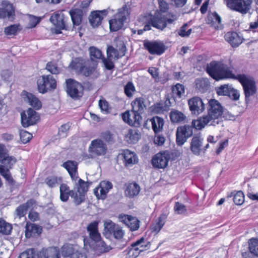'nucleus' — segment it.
I'll return each instance as SVG.
<instances>
[{
  "label": "nucleus",
  "mask_w": 258,
  "mask_h": 258,
  "mask_svg": "<svg viewBox=\"0 0 258 258\" xmlns=\"http://www.w3.org/2000/svg\"><path fill=\"white\" fill-rule=\"evenodd\" d=\"M207 72L217 81L228 78L238 80L243 86L246 98L256 92L255 83L251 78L244 75L235 76L232 73V68L222 61H212L208 65Z\"/></svg>",
  "instance_id": "1"
},
{
  "label": "nucleus",
  "mask_w": 258,
  "mask_h": 258,
  "mask_svg": "<svg viewBox=\"0 0 258 258\" xmlns=\"http://www.w3.org/2000/svg\"><path fill=\"white\" fill-rule=\"evenodd\" d=\"M176 19L175 15H172V18H168L164 14L159 12H156L154 15H142L139 17V21L144 25V28L143 29L138 30V34L141 35L144 31L150 30L151 26L157 29H163L166 27L167 23L171 24Z\"/></svg>",
  "instance_id": "2"
},
{
  "label": "nucleus",
  "mask_w": 258,
  "mask_h": 258,
  "mask_svg": "<svg viewBox=\"0 0 258 258\" xmlns=\"http://www.w3.org/2000/svg\"><path fill=\"white\" fill-rule=\"evenodd\" d=\"M98 222L93 221L90 223L87 227V231L89 232V236L92 242L96 243L95 250L100 252H105L108 251L111 247L107 245L105 243L101 240L100 234L98 229Z\"/></svg>",
  "instance_id": "3"
},
{
  "label": "nucleus",
  "mask_w": 258,
  "mask_h": 258,
  "mask_svg": "<svg viewBox=\"0 0 258 258\" xmlns=\"http://www.w3.org/2000/svg\"><path fill=\"white\" fill-rule=\"evenodd\" d=\"M223 113V108L218 101L210 99L208 102V114L207 116L216 125L221 121V118Z\"/></svg>",
  "instance_id": "4"
},
{
  "label": "nucleus",
  "mask_w": 258,
  "mask_h": 258,
  "mask_svg": "<svg viewBox=\"0 0 258 258\" xmlns=\"http://www.w3.org/2000/svg\"><path fill=\"white\" fill-rule=\"evenodd\" d=\"M96 64L93 61H86L81 58H76L73 60L70 67L77 72L89 76L95 70Z\"/></svg>",
  "instance_id": "5"
},
{
  "label": "nucleus",
  "mask_w": 258,
  "mask_h": 258,
  "mask_svg": "<svg viewBox=\"0 0 258 258\" xmlns=\"http://www.w3.org/2000/svg\"><path fill=\"white\" fill-rule=\"evenodd\" d=\"M129 15L128 9L126 5H123L118 10V12L114 18L109 22L111 31H116L122 28L126 17Z\"/></svg>",
  "instance_id": "6"
},
{
  "label": "nucleus",
  "mask_w": 258,
  "mask_h": 258,
  "mask_svg": "<svg viewBox=\"0 0 258 258\" xmlns=\"http://www.w3.org/2000/svg\"><path fill=\"white\" fill-rule=\"evenodd\" d=\"M252 0H226L227 7L232 11L245 14L251 9Z\"/></svg>",
  "instance_id": "7"
},
{
  "label": "nucleus",
  "mask_w": 258,
  "mask_h": 258,
  "mask_svg": "<svg viewBox=\"0 0 258 258\" xmlns=\"http://www.w3.org/2000/svg\"><path fill=\"white\" fill-rule=\"evenodd\" d=\"M128 250L126 258H136L140 253L150 248V243L144 238H141L133 243Z\"/></svg>",
  "instance_id": "8"
},
{
  "label": "nucleus",
  "mask_w": 258,
  "mask_h": 258,
  "mask_svg": "<svg viewBox=\"0 0 258 258\" xmlns=\"http://www.w3.org/2000/svg\"><path fill=\"white\" fill-rule=\"evenodd\" d=\"M38 91L44 94L56 87L55 79L51 75L42 76L37 80Z\"/></svg>",
  "instance_id": "9"
},
{
  "label": "nucleus",
  "mask_w": 258,
  "mask_h": 258,
  "mask_svg": "<svg viewBox=\"0 0 258 258\" xmlns=\"http://www.w3.org/2000/svg\"><path fill=\"white\" fill-rule=\"evenodd\" d=\"M67 92L74 99H78L83 94L84 87L78 82L72 79L66 80Z\"/></svg>",
  "instance_id": "10"
},
{
  "label": "nucleus",
  "mask_w": 258,
  "mask_h": 258,
  "mask_svg": "<svg viewBox=\"0 0 258 258\" xmlns=\"http://www.w3.org/2000/svg\"><path fill=\"white\" fill-rule=\"evenodd\" d=\"M50 21L55 26L52 31L55 34L61 33V30L68 29V27L66 24L64 16L61 12H54L51 16Z\"/></svg>",
  "instance_id": "11"
},
{
  "label": "nucleus",
  "mask_w": 258,
  "mask_h": 258,
  "mask_svg": "<svg viewBox=\"0 0 258 258\" xmlns=\"http://www.w3.org/2000/svg\"><path fill=\"white\" fill-rule=\"evenodd\" d=\"M4 165H0V174L8 181L12 182L13 178L10 174L9 168L16 163V159L12 156H8L7 154L4 159L0 161Z\"/></svg>",
  "instance_id": "12"
},
{
  "label": "nucleus",
  "mask_w": 258,
  "mask_h": 258,
  "mask_svg": "<svg viewBox=\"0 0 258 258\" xmlns=\"http://www.w3.org/2000/svg\"><path fill=\"white\" fill-rule=\"evenodd\" d=\"M106 144L101 139L91 141L89 147V152L93 157L104 156L107 151Z\"/></svg>",
  "instance_id": "13"
},
{
  "label": "nucleus",
  "mask_w": 258,
  "mask_h": 258,
  "mask_svg": "<svg viewBox=\"0 0 258 258\" xmlns=\"http://www.w3.org/2000/svg\"><path fill=\"white\" fill-rule=\"evenodd\" d=\"M15 18V8L7 1H3L0 7V19L13 21Z\"/></svg>",
  "instance_id": "14"
},
{
  "label": "nucleus",
  "mask_w": 258,
  "mask_h": 258,
  "mask_svg": "<svg viewBox=\"0 0 258 258\" xmlns=\"http://www.w3.org/2000/svg\"><path fill=\"white\" fill-rule=\"evenodd\" d=\"M193 134L192 127L184 125L178 127L176 131V143L178 146L183 145L187 139Z\"/></svg>",
  "instance_id": "15"
},
{
  "label": "nucleus",
  "mask_w": 258,
  "mask_h": 258,
  "mask_svg": "<svg viewBox=\"0 0 258 258\" xmlns=\"http://www.w3.org/2000/svg\"><path fill=\"white\" fill-rule=\"evenodd\" d=\"M39 119L38 114L31 108L21 113V122L24 127L35 124Z\"/></svg>",
  "instance_id": "16"
},
{
  "label": "nucleus",
  "mask_w": 258,
  "mask_h": 258,
  "mask_svg": "<svg viewBox=\"0 0 258 258\" xmlns=\"http://www.w3.org/2000/svg\"><path fill=\"white\" fill-rule=\"evenodd\" d=\"M170 156L167 152H162L157 154L152 160L153 166L157 168L163 169L167 165Z\"/></svg>",
  "instance_id": "17"
},
{
  "label": "nucleus",
  "mask_w": 258,
  "mask_h": 258,
  "mask_svg": "<svg viewBox=\"0 0 258 258\" xmlns=\"http://www.w3.org/2000/svg\"><path fill=\"white\" fill-rule=\"evenodd\" d=\"M75 182V188L77 189L78 193H76V197H74L75 202L79 205L80 204L84 199V195L88 190V186L87 183L84 180L79 178Z\"/></svg>",
  "instance_id": "18"
},
{
  "label": "nucleus",
  "mask_w": 258,
  "mask_h": 258,
  "mask_svg": "<svg viewBox=\"0 0 258 258\" xmlns=\"http://www.w3.org/2000/svg\"><path fill=\"white\" fill-rule=\"evenodd\" d=\"M188 105L191 113L195 115H199L202 113L205 109V104L202 99L199 97H194L188 101Z\"/></svg>",
  "instance_id": "19"
},
{
  "label": "nucleus",
  "mask_w": 258,
  "mask_h": 258,
  "mask_svg": "<svg viewBox=\"0 0 258 258\" xmlns=\"http://www.w3.org/2000/svg\"><path fill=\"white\" fill-rule=\"evenodd\" d=\"M122 120L130 125H139L142 120L141 114L134 111L133 110L126 111L122 113Z\"/></svg>",
  "instance_id": "20"
},
{
  "label": "nucleus",
  "mask_w": 258,
  "mask_h": 258,
  "mask_svg": "<svg viewBox=\"0 0 258 258\" xmlns=\"http://www.w3.org/2000/svg\"><path fill=\"white\" fill-rule=\"evenodd\" d=\"M145 48L151 54L161 55L165 51V45L160 41H146L144 43Z\"/></svg>",
  "instance_id": "21"
},
{
  "label": "nucleus",
  "mask_w": 258,
  "mask_h": 258,
  "mask_svg": "<svg viewBox=\"0 0 258 258\" xmlns=\"http://www.w3.org/2000/svg\"><path fill=\"white\" fill-rule=\"evenodd\" d=\"M119 155L121 157L123 163L126 167H131L138 162L137 155L129 150H123Z\"/></svg>",
  "instance_id": "22"
},
{
  "label": "nucleus",
  "mask_w": 258,
  "mask_h": 258,
  "mask_svg": "<svg viewBox=\"0 0 258 258\" xmlns=\"http://www.w3.org/2000/svg\"><path fill=\"white\" fill-rule=\"evenodd\" d=\"M112 187V183L108 181H101L94 189V194L98 199H104L109 190Z\"/></svg>",
  "instance_id": "23"
},
{
  "label": "nucleus",
  "mask_w": 258,
  "mask_h": 258,
  "mask_svg": "<svg viewBox=\"0 0 258 258\" xmlns=\"http://www.w3.org/2000/svg\"><path fill=\"white\" fill-rule=\"evenodd\" d=\"M106 10L95 11L91 13L89 17L91 25L93 27H96L100 25L102 20L107 15Z\"/></svg>",
  "instance_id": "24"
},
{
  "label": "nucleus",
  "mask_w": 258,
  "mask_h": 258,
  "mask_svg": "<svg viewBox=\"0 0 258 258\" xmlns=\"http://www.w3.org/2000/svg\"><path fill=\"white\" fill-rule=\"evenodd\" d=\"M203 138L200 135H195L190 142V149L191 152L196 156L200 155L202 151Z\"/></svg>",
  "instance_id": "25"
},
{
  "label": "nucleus",
  "mask_w": 258,
  "mask_h": 258,
  "mask_svg": "<svg viewBox=\"0 0 258 258\" xmlns=\"http://www.w3.org/2000/svg\"><path fill=\"white\" fill-rule=\"evenodd\" d=\"M42 230V229L40 226L27 222L25 226V236L27 238L39 236Z\"/></svg>",
  "instance_id": "26"
},
{
  "label": "nucleus",
  "mask_w": 258,
  "mask_h": 258,
  "mask_svg": "<svg viewBox=\"0 0 258 258\" xmlns=\"http://www.w3.org/2000/svg\"><path fill=\"white\" fill-rule=\"evenodd\" d=\"M119 218L132 231L137 230L139 228V221L135 217L122 215L119 216Z\"/></svg>",
  "instance_id": "27"
},
{
  "label": "nucleus",
  "mask_w": 258,
  "mask_h": 258,
  "mask_svg": "<svg viewBox=\"0 0 258 258\" xmlns=\"http://www.w3.org/2000/svg\"><path fill=\"white\" fill-rule=\"evenodd\" d=\"M22 95L23 96L24 100L36 110H38L41 108V102L33 94L23 91L22 92Z\"/></svg>",
  "instance_id": "28"
},
{
  "label": "nucleus",
  "mask_w": 258,
  "mask_h": 258,
  "mask_svg": "<svg viewBox=\"0 0 258 258\" xmlns=\"http://www.w3.org/2000/svg\"><path fill=\"white\" fill-rule=\"evenodd\" d=\"M225 39L233 47L238 46L243 41V38L234 32H227L225 35Z\"/></svg>",
  "instance_id": "29"
},
{
  "label": "nucleus",
  "mask_w": 258,
  "mask_h": 258,
  "mask_svg": "<svg viewBox=\"0 0 258 258\" xmlns=\"http://www.w3.org/2000/svg\"><path fill=\"white\" fill-rule=\"evenodd\" d=\"M63 167L67 170L72 180L76 181L78 179L77 163L75 161H68L63 164Z\"/></svg>",
  "instance_id": "30"
},
{
  "label": "nucleus",
  "mask_w": 258,
  "mask_h": 258,
  "mask_svg": "<svg viewBox=\"0 0 258 258\" xmlns=\"http://www.w3.org/2000/svg\"><path fill=\"white\" fill-rule=\"evenodd\" d=\"M206 125H213V123L211 122L207 115L199 117L192 121V125L197 130H201Z\"/></svg>",
  "instance_id": "31"
},
{
  "label": "nucleus",
  "mask_w": 258,
  "mask_h": 258,
  "mask_svg": "<svg viewBox=\"0 0 258 258\" xmlns=\"http://www.w3.org/2000/svg\"><path fill=\"white\" fill-rule=\"evenodd\" d=\"M141 137L139 132L135 129H130L127 131L124 136V140L128 144L136 143Z\"/></svg>",
  "instance_id": "32"
},
{
  "label": "nucleus",
  "mask_w": 258,
  "mask_h": 258,
  "mask_svg": "<svg viewBox=\"0 0 258 258\" xmlns=\"http://www.w3.org/2000/svg\"><path fill=\"white\" fill-rule=\"evenodd\" d=\"M60 199L63 202H66L69 199L70 196L74 198L76 195L73 190H71L69 186L66 184H61L59 188Z\"/></svg>",
  "instance_id": "33"
},
{
  "label": "nucleus",
  "mask_w": 258,
  "mask_h": 258,
  "mask_svg": "<svg viewBox=\"0 0 258 258\" xmlns=\"http://www.w3.org/2000/svg\"><path fill=\"white\" fill-rule=\"evenodd\" d=\"M132 110L141 114L144 112L146 106L144 99L139 97L135 99L132 103Z\"/></svg>",
  "instance_id": "34"
},
{
  "label": "nucleus",
  "mask_w": 258,
  "mask_h": 258,
  "mask_svg": "<svg viewBox=\"0 0 258 258\" xmlns=\"http://www.w3.org/2000/svg\"><path fill=\"white\" fill-rule=\"evenodd\" d=\"M140 189V187L137 183H130L126 186L125 194L129 198H133L139 194Z\"/></svg>",
  "instance_id": "35"
},
{
  "label": "nucleus",
  "mask_w": 258,
  "mask_h": 258,
  "mask_svg": "<svg viewBox=\"0 0 258 258\" xmlns=\"http://www.w3.org/2000/svg\"><path fill=\"white\" fill-rule=\"evenodd\" d=\"M69 14L74 26H79L82 22V11L79 9H74L70 11Z\"/></svg>",
  "instance_id": "36"
},
{
  "label": "nucleus",
  "mask_w": 258,
  "mask_h": 258,
  "mask_svg": "<svg viewBox=\"0 0 258 258\" xmlns=\"http://www.w3.org/2000/svg\"><path fill=\"white\" fill-rule=\"evenodd\" d=\"M150 121L152 124V128L155 134L161 131L164 125V120L162 118L155 116L150 119Z\"/></svg>",
  "instance_id": "37"
},
{
  "label": "nucleus",
  "mask_w": 258,
  "mask_h": 258,
  "mask_svg": "<svg viewBox=\"0 0 258 258\" xmlns=\"http://www.w3.org/2000/svg\"><path fill=\"white\" fill-rule=\"evenodd\" d=\"M171 121L174 123H180L184 121L186 116L181 112L173 110L170 113Z\"/></svg>",
  "instance_id": "38"
},
{
  "label": "nucleus",
  "mask_w": 258,
  "mask_h": 258,
  "mask_svg": "<svg viewBox=\"0 0 258 258\" xmlns=\"http://www.w3.org/2000/svg\"><path fill=\"white\" fill-rule=\"evenodd\" d=\"M34 204V201L31 200L28 201L26 204L20 206L16 210L17 216H18L19 218L24 217L26 215L28 209L32 206Z\"/></svg>",
  "instance_id": "39"
},
{
  "label": "nucleus",
  "mask_w": 258,
  "mask_h": 258,
  "mask_svg": "<svg viewBox=\"0 0 258 258\" xmlns=\"http://www.w3.org/2000/svg\"><path fill=\"white\" fill-rule=\"evenodd\" d=\"M165 223V218L162 216L159 217L152 225L151 230L155 234L158 233Z\"/></svg>",
  "instance_id": "40"
},
{
  "label": "nucleus",
  "mask_w": 258,
  "mask_h": 258,
  "mask_svg": "<svg viewBox=\"0 0 258 258\" xmlns=\"http://www.w3.org/2000/svg\"><path fill=\"white\" fill-rule=\"evenodd\" d=\"M77 248V245L73 246L71 244H66L61 247V252L63 256H70L71 258L73 253L75 252Z\"/></svg>",
  "instance_id": "41"
},
{
  "label": "nucleus",
  "mask_w": 258,
  "mask_h": 258,
  "mask_svg": "<svg viewBox=\"0 0 258 258\" xmlns=\"http://www.w3.org/2000/svg\"><path fill=\"white\" fill-rule=\"evenodd\" d=\"M40 258H60V254L58 248L53 247L47 250Z\"/></svg>",
  "instance_id": "42"
},
{
  "label": "nucleus",
  "mask_w": 258,
  "mask_h": 258,
  "mask_svg": "<svg viewBox=\"0 0 258 258\" xmlns=\"http://www.w3.org/2000/svg\"><path fill=\"white\" fill-rule=\"evenodd\" d=\"M195 86L200 91L204 92L209 86L208 80L204 78L197 79L195 81Z\"/></svg>",
  "instance_id": "43"
},
{
  "label": "nucleus",
  "mask_w": 258,
  "mask_h": 258,
  "mask_svg": "<svg viewBox=\"0 0 258 258\" xmlns=\"http://www.w3.org/2000/svg\"><path fill=\"white\" fill-rule=\"evenodd\" d=\"M207 23L214 26L215 24H220L221 22V17L216 12L209 13L207 18Z\"/></svg>",
  "instance_id": "44"
},
{
  "label": "nucleus",
  "mask_w": 258,
  "mask_h": 258,
  "mask_svg": "<svg viewBox=\"0 0 258 258\" xmlns=\"http://www.w3.org/2000/svg\"><path fill=\"white\" fill-rule=\"evenodd\" d=\"M249 250L251 254L258 256V240L251 238L249 241Z\"/></svg>",
  "instance_id": "45"
},
{
  "label": "nucleus",
  "mask_w": 258,
  "mask_h": 258,
  "mask_svg": "<svg viewBox=\"0 0 258 258\" xmlns=\"http://www.w3.org/2000/svg\"><path fill=\"white\" fill-rule=\"evenodd\" d=\"M104 231L106 234L112 235L115 229L118 226L110 220H106L104 224Z\"/></svg>",
  "instance_id": "46"
},
{
  "label": "nucleus",
  "mask_w": 258,
  "mask_h": 258,
  "mask_svg": "<svg viewBox=\"0 0 258 258\" xmlns=\"http://www.w3.org/2000/svg\"><path fill=\"white\" fill-rule=\"evenodd\" d=\"M231 88V85L224 84L217 88L216 92L219 96H228Z\"/></svg>",
  "instance_id": "47"
},
{
  "label": "nucleus",
  "mask_w": 258,
  "mask_h": 258,
  "mask_svg": "<svg viewBox=\"0 0 258 258\" xmlns=\"http://www.w3.org/2000/svg\"><path fill=\"white\" fill-rule=\"evenodd\" d=\"M173 95L179 98L184 94V87L182 85L177 84L172 88Z\"/></svg>",
  "instance_id": "48"
},
{
  "label": "nucleus",
  "mask_w": 258,
  "mask_h": 258,
  "mask_svg": "<svg viewBox=\"0 0 258 258\" xmlns=\"http://www.w3.org/2000/svg\"><path fill=\"white\" fill-rule=\"evenodd\" d=\"M12 229L11 225L4 221L0 220V233L9 234L11 232Z\"/></svg>",
  "instance_id": "49"
},
{
  "label": "nucleus",
  "mask_w": 258,
  "mask_h": 258,
  "mask_svg": "<svg viewBox=\"0 0 258 258\" xmlns=\"http://www.w3.org/2000/svg\"><path fill=\"white\" fill-rule=\"evenodd\" d=\"M20 29L19 25L14 24L5 28L4 32L7 35H15Z\"/></svg>",
  "instance_id": "50"
},
{
  "label": "nucleus",
  "mask_w": 258,
  "mask_h": 258,
  "mask_svg": "<svg viewBox=\"0 0 258 258\" xmlns=\"http://www.w3.org/2000/svg\"><path fill=\"white\" fill-rule=\"evenodd\" d=\"M233 202L237 205H242L244 201V196L241 191H238L233 195Z\"/></svg>",
  "instance_id": "51"
},
{
  "label": "nucleus",
  "mask_w": 258,
  "mask_h": 258,
  "mask_svg": "<svg viewBox=\"0 0 258 258\" xmlns=\"http://www.w3.org/2000/svg\"><path fill=\"white\" fill-rule=\"evenodd\" d=\"M99 106L102 112L104 114H107L109 112L110 107L108 103L104 99L102 98L99 101Z\"/></svg>",
  "instance_id": "52"
},
{
  "label": "nucleus",
  "mask_w": 258,
  "mask_h": 258,
  "mask_svg": "<svg viewBox=\"0 0 258 258\" xmlns=\"http://www.w3.org/2000/svg\"><path fill=\"white\" fill-rule=\"evenodd\" d=\"M90 57L92 60L94 59L101 58L102 57V53L101 51L97 48L92 46L89 48Z\"/></svg>",
  "instance_id": "53"
},
{
  "label": "nucleus",
  "mask_w": 258,
  "mask_h": 258,
  "mask_svg": "<svg viewBox=\"0 0 258 258\" xmlns=\"http://www.w3.org/2000/svg\"><path fill=\"white\" fill-rule=\"evenodd\" d=\"M60 182V179L56 176H50L45 179L47 185L50 187L56 186Z\"/></svg>",
  "instance_id": "54"
},
{
  "label": "nucleus",
  "mask_w": 258,
  "mask_h": 258,
  "mask_svg": "<svg viewBox=\"0 0 258 258\" xmlns=\"http://www.w3.org/2000/svg\"><path fill=\"white\" fill-rule=\"evenodd\" d=\"M20 136L21 142L24 144L29 142L32 138V134L25 130L20 131Z\"/></svg>",
  "instance_id": "55"
},
{
  "label": "nucleus",
  "mask_w": 258,
  "mask_h": 258,
  "mask_svg": "<svg viewBox=\"0 0 258 258\" xmlns=\"http://www.w3.org/2000/svg\"><path fill=\"white\" fill-rule=\"evenodd\" d=\"M124 93L128 97H132L135 91V88L132 82H128L124 87Z\"/></svg>",
  "instance_id": "56"
},
{
  "label": "nucleus",
  "mask_w": 258,
  "mask_h": 258,
  "mask_svg": "<svg viewBox=\"0 0 258 258\" xmlns=\"http://www.w3.org/2000/svg\"><path fill=\"white\" fill-rule=\"evenodd\" d=\"M36 254L33 248L28 249L21 253L19 258H36Z\"/></svg>",
  "instance_id": "57"
},
{
  "label": "nucleus",
  "mask_w": 258,
  "mask_h": 258,
  "mask_svg": "<svg viewBox=\"0 0 258 258\" xmlns=\"http://www.w3.org/2000/svg\"><path fill=\"white\" fill-rule=\"evenodd\" d=\"M187 25H183L179 30L178 34L181 37H188L191 33V29H187Z\"/></svg>",
  "instance_id": "58"
},
{
  "label": "nucleus",
  "mask_w": 258,
  "mask_h": 258,
  "mask_svg": "<svg viewBox=\"0 0 258 258\" xmlns=\"http://www.w3.org/2000/svg\"><path fill=\"white\" fill-rule=\"evenodd\" d=\"M41 18L34 16H29L28 27L29 28L35 27L40 21Z\"/></svg>",
  "instance_id": "59"
},
{
  "label": "nucleus",
  "mask_w": 258,
  "mask_h": 258,
  "mask_svg": "<svg viewBox=\"0 0 258 258\" xmlns=\"http://www.w3.org/2000/svg\"><path fill=\"white\" fill-rule=\"evenodd\" d=\"M46 68L49 72L53 74H57L59 72V70L56 66V64L52 62H48Z\"/></svg>",
  "instance_id": "60"
},
{
  "label": "nucleus",
  "mask_w": 258,
  "mask_h": 258,
  "mask_svg": "<svg viewBox=\"0 0 258 258\" xmlns=\"http://www.w3.org/2000/svg\"><path fill=\"white\" fill-rule=\"evenodd\" d=\"M174 211L178 214H182L186 212L185 206L179 202H176L174 206Z\"/></svg>",
  "instance_id": "61"
},
{
  "label": "nucleus",
  "mask_w": 258,
  "mask_h": 258,
  "mask_svg": "<svg viewBox=\"0 0 258 258\" xmlns=\"http://www.w3.org/2000/svg\"><path fill=\"white\" fill-rule=\"evenodd\" d=\"M107 54L108 57L114 59H117L118 58L117 51L112 46H109L108 47L107 50Z\"/></svg>",
  "instance_id": "62"
},
{
  "label": "nucleus",
  "mask_w": 258,
  "mask_h": 258,
  "mask_svg": "<svg viewBox=\"0 0 258 258\" xmlns=\"http://www.w3.org/2000/svg\"><path fill=\"white\" fill-rule=\"evenodd\" d=\"M228 96L233 100H237L239 98L240 94L239 92L237 90L232 87L229 92V94H228Z\"/></svg>",
  "instance_id": "63"
},
{
  "label": "nucleus",
  "mask_w": 258,
  "mask_h": 258,
  "mask_svg": "<svg viewBox=\"0 0 258 258\" xmlns=\"http://www.w3.org/2000/svg\"><path fill=\"white\" fill-rule=\"evenodd\" d=\"M71 258H86V255L82 252V250L79 247L77 248L75 252L73 253Z\"/></svg>",
  "instance_id": "64"
}]
</instances>
